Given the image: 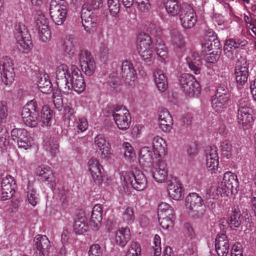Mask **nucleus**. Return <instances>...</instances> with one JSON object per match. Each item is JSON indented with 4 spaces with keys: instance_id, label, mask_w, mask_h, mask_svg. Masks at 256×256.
Segmentation results:
<instances>
[{
    "instance_id": "4d7b16f0",
    "label": "nucleus",
    "mask_w": 256,
    "mask_h": 256,
    "mask_svg": "<svg viewBox=\"0 0 256 256\" xmlns=\"http://www.w3.org/2000/svg\"><path fill=\"white\" fill-rule=\"evenodd\" d=\"M94 144L99 150L110 145V144L106 142L105 137L102 134L98 135L95 138Z\"/></svg>"
},
{
    "instance_id": "774afa93",
    "label": "nucleus",
    "mask_w": 256,
    "mask_h": 256,
    "mask_svg": "<svg viewBox=\"0 0 256 256\" xmlns=\"http://www.w3.org/2000/svg\"><path fill=\"white\" fill-rule=\"evenodd\" d=\"M128 254L140 255V247L138 242H132L127 252Z\"/></svg>"
},
{
    "instance_id": "6e6552de",
    "label": "nucleus",
    "mask_w": 256,
    "mask_h": 256,
    "mask_svg": "<svg viewBox=\"0 0 256 256\" xmlns=\"http://www.w3.org/2000/svg\"><path fill=\"white\" fill-rule=\"evenodd\" d=\"M83 5L81 11V18L82 26L85 30L89 33L94 32L97 27V16L94 12L93 9Z\"/></svg>"
},
{
    "instance_id": "f257e3e1",
    "label": "nucleus",
    "mask_w": 256,
    "mask_h": 256,
    "mask_svg": "<svg viewBox=\"0 0 256 256\" xmlns=\"http://www.w3.org/2000/svg\"><path fill=\"white\" fill-rule=\"evenodd\" d=\"M180 86L184 94L190 97L198 96L200 94L201 88L200 84L192 74H184L179 79Z\"/></svg>"
},
{
    "instance_id": "c03bdc74",
    "label": "nucleus",
    "mask_w": 256,
    "mask_h": 256,
    "mask_svg": "<svg viewBox=\"0 0 256 256\" xmlns=\"http://www.w3.org/2000/svg\"><path fill=\"white\" fill-rule=\"evenodd\" d=\"M124 156L127 160L130 161L135 158L134 150L132 146L128 142H124L122 145Z\"/></svg>"
},
{
    "instance_id": "2f4dec72",
    "label": "nucleus",
    "mask_w": 256,
    "mask_h": 256,
    "mask_svg": "<svg viewBox=\"0 0 256 256\" xmlns=\"http://www.w3.org/2000/svg\"><path fill=\"white\" fill-rule=\"evenodd\" d=\"M153 48L151 38L146 33H140L137 39L138 50Z\"/></svg>"
},
{
    "instance_id": "8fccbe9b",
    "label": "nucleus",
    "mask_w": 256,
    "mask_h": 256,
    "mask_svg": "<svg viewBox=\"0 0 256 256\" xmlns=\"http://www.w3.org/2000/svg\"><path fill=\"white\" fill-rule=\"evenodd\" d=\"M92 61L90 62L89 60L85 62L86 63L85 66H80L82 71L86 75L88 76H91L94 72L96 69V63L94 58L92 59Z\"/></svg>"
},
{
    "instance_id": "cd10ccee",
    "label": "nucleus",
    "mask_w": 256,
    "mask_h": 256,
    "mask_svg": "<svg viewBox=\"0 0 256 256\" xmlns=\"http://www.w3.org/2000/svg\"><path fill=\"white\" fill-rule=\"evenodd\" d=\"M74 38L72 36H67L64 40L62 46L64 53L69 57L74 56L76 52Z\"/></svg>"
},
{
    "instance_id": "603ef678",
    "label": "nucleus",
    "mask_w": 256,
    "mask_h": 256,
    "mask_svg": "<svg viewBox=\"0 0 256 256\" xmlns=\"http://www.w3.org/2000/svg\"><path fill=\"white\" fill-rule=\"evenodd\" d=\"M88 226L84 221L78 220L76 221L74 226V232L77 234H82L86 232L88 230Z\"/></svg>"
},
{
    "instance_id": "a211bd4d",
    "label": "nucleus",
    "mask_w": 256,
    "mask_h": 256,
    "mask_svg": "<svg viewBox=\"0 0 256 256\" xmlns=\"http://www.w3.org/2000/svg\"><path fill=\"white\" fill-rule=\"evenodd\" d=\"M216 251L218 256H227L229 250V243L226 235L218 234L215 240Z\"/></svg>"
},
{
    "instance_id": "0e129e2a",
    "label": "nucleus",
    "mask_w": 256,
    "mask_h": 256,
    "mask_svg": "<svg viewBox=\"0 0 256 256\" xmlns=\"http://www.w3.org/2000/svg\"><path fill=\"white\" fill-rule=\"evenodd\" d=\"M216 186H212L208 189L206 192V199H216L219 195Z\"/></svg>"
},
{
    "instance_id": "ddd939ff",
    "label": "nucleus",
    "mask_w": 256,
    "mask_h": 256,
    "mask_svg": "<svg viewBox=\"0 0 256 256\" xmlns=\"http://www.w3.org/2000/svg\"><path fill=\"white\" fill-rule=\"evenodd\" d=\"M247 43L244 39L230 38L226 40L224 46V54L232 62V64L236 58V54L234 53V50L244 46Z\"/></svg>"
},
{
    "instance_id": "aec40b11",
    "label": "nucleus",
    "mask_w": 256,
    "mask_h": 256,
    "mask_svg": "<svg viewBox=\"0 0 256 256\" xmlns=\"http://www.w3.org/2000/svg\"><path fill=\"white\" fill-rule=\"evenodd\" d=\"M121 76L126 84H130V82L135 80L136 72L130 62L125 60L122 62Z\"/></svg>"
},
{
    "instance_id": "bf43d9fd",
    "label": "nucleus",
    "mask_w": 256,
    "mask_h": 256,
    "mask_svg": "<svg viewBox=\"0 0 256 256\" xmlns=\"http://www.w3.org/2000/svg\"><path fill=\"white\" fill-rule=\"evenodd\" d=\"M102 208L100 204L95 205L92 212L91 219L102 220Z\"/></svg>"
},
{
    "instance_id": "6e6d98bb",
    "label": "nucleus",
    "mask_w": 256,
    "mask_h": 256,
    "mask_svg": "<svg viewBox=\"0 0 256 256\" xmlns=\"http://www.w3.org/2000/svg\"><path fill=\"white\" fill-rule=\"evenodd\" d=\"M218 158L214 159L212 157L206 158V165L208 170L211 171L212 173L215 172L216 170L218 168Z\"/></svg>"
},
{
    "instance_id": "864d4df0",
    "label": "nucleus",
    "mask_w": 256,
    "mask_h": 256,
    "mask_svg": "<svg viewBox=\"0 0 256 256\" xmlns=\"http://www.w3.org/2000/svg\"><path fill=\"white\" fill-rule=\"evenodd\" d=\"M38 31L39 36L42 41L46 42L50 40L51 34L48 27L39 29Z\"/></svg>"
},
{
    "instance_id": "dca6fc26",
    "label": "nucleus",
    "mask_w": 256,
    "mask_h": 256,
    "mask_svg": "<svg viewBox=\"0 0 256 256\" xmlns=\"http://www.w3.org/2000/svg\"><path fill=\"white\" fill-rule=\"evenodd\" d=\"M242 102V100H241L238 104L237 119L240 124L244 126L249 124L253 119L252 108L246 104H244Z\"/></svg>"
},
{
    "instance_id": "f3484780",
    "label": "nucleus",
    "mask_w": 256,
    "mask_h": 256,
    "mask_svg": "<svg viewBox=\"0 0 256 256\" xmlns=\"http://www.w3.org/2000/svg\"><path fill=\"white\" fill-rule=\"evenodd\" d=\"M152 173L153 178L156 182H164L168 178L166 163L162 160H158L152 168Z\"/></svg>"
},
{
    "instance_id": "4c0bfd02",
    "label": "nucleus",
    "mask_w": 256,
    "mask_h": 256,
    "mask_svg": "<svg viewBox=\"0 0 256 256\" xmlns=\"http://www.w3.org/2000/svg\"><path fill=\"white\" fill-rule=\"evenodd\" d=\"M174 214L172 208L168 203L162 202L158 207V216H163L166 215L172 216Z\"/></svg>"
},
{
    "instance_id": "49530a36",
    "label": "nucleus",
    "mask_w": 256,
    "mask_h": 256,
    "mask_svg": "<svg viewBox=\"0 0 256 256\" xmlns=\"http://www.w3.org/2000/svg\"><path fill=\"white\" fill-rule=\"evenodd\" d=\"M93 58H94L92 54L86 50H80L78 54V60L80 66H86L85 64H86L85 62L89 60V62H92V59Z\"/></svg>"
},
{
    "instance_id": "58836bf2",
    "label": "nucleus",
    "mask_w": 256,
    "mask_h": 256,
    "mask_svg": "<svg viewBox=\"0 0 256 256\" xmlns=\"http://www.w3.org/2000/svg\"><path fill=\"white\" fill-rule=\"evenodd\" d=\"M241 214L238 211L234 210L230 216L229 226L232 230L240 227L242 223Z\"/></svg>"
},
{
    "instance_id": "69168bd1",
    "label": "nucleus",
    "mask_w": 256,
    "mask_h": 256,
    "mask_svg": "<svg viewBox=\"0 0 256 256\" xmlns=\"http://www.w3.org/2000/svg\"><path fill=\"white\" fill-rule=\"evenodd\" d=\"M134 2L141 12H146L150 8V4L148 0H134Z\"/></svg>"
},
{
    "instance_id": "72a5a7b5",
    "label": "nucleus",
    "mask_w": 256,
    "mask_h": 256,
    "mask_svg": "<svg viewBox=\"0 0 256 256\" xmlns=\"http://www.w3.org/2000/svg\"><path fill=\"white\" fill-rule=\"evenodd\" d=\"M165 6L168 13L172 16H176L180 10V5L176 0H166Z\"/></svg>"
},
{
    "instance_id": "7ed1b4c3",
    "label": "nucleus",
    "mask_w": 256,
    "mask_h": 256,
    "mask_svg": "<svg viewBox=\"0 0 256 256\" xmlns=\"http://www.w3.org/2000/svg\"><path fill=\"white\" fill-rule=\"evenodd\" d=\"M68 6L64 0H52L50 14L52 20L56 25L62 24L66 20Z\"/></svg>"
},
{
    "instance_id": "6ab92c4d",
    "label": "nucleus",
    "mask_w": 256,
    "mask_h": 256,
    "mask_svg": "<svg viewBox=\"0 0 256 256\" xmlns=\"http://www.w3.org/2000/svg\"><path fill=\"white\" fill-rule=\"evenodd\" d=\"M158 120L160 128L164 132H170L173 125V119L167 110L162 109L159 112Z\"/></svg>"
},
{
    "instance_id": "39448f33",
    "label": "nucleus",
    "mask_w": 256,
    "mask_h": 256,
    "mask_svg": "<svg viewBox=\"0 0 256 256\" xmlns=\"http://www.w3.org/2000/svg\"><path fill=\"white\" fill-rule=\"evenodd\" d=\"M39 108L37 102L32 100L28 102L22 111V116L24 123L30 127H35L37 124Z\"/></svg>"
},
{
    "instance_id": "f03ea898",
    "label": "nucleus",
    "mask_w": 256,
    "mask_h": 256,
    "mask_svg": "<svg viewBox=\"0 0 256 256\" xmlns=\"http://www.w3.org/2000/svg\"><path fill=\"white\" fill-rule=\"evenodd\" d=\"M186 206L188 213L192 216L200 218L205 212V206L202 198L198 194H190L186 198Z\"/></svg>"
},
{
    "instance_id": "2eb2a0df",
    "label": "nucleus",
    "mask_w": 256,
    "mask_h": 256,
    "mask_svg": "<svg viewBox=\"0 0 256 256\" xmlns=\"http://www.w3.org/2000/svg\"><path fill=\"white\" fill-rule=\"evenodd\" d=\"M34 250L38 256H48L50 242L46 236L37 235L34 240Z\"/></svg>"
},
{
    "instance_id": "9d476101",
    "label": "nucleus",
    "mask_w": 256,
    "mask_h": 256,
    "mask_svg": "<svg viewBox=\"0 0 256 256\" xmlns=\"http://www.w3.org/2000/svg\"><path fill=\"white\" fill-rule=\"evenodd\" d=\"M234 74L237 84L244 86L247 82L249 75L248 64L246 60L242 56L236 60Z\"/></svg>"
},
{
    "instance_id": "4468645a",
    "label": "nucleus",
    "mask_w": 256,
    "mask_h": 256,
    "mask_svg": "<svg viewBox=\"0 0 256 256\" xmlns=\"http://www.w3.org/2000/svg\"><path fill=\"white\" fill-rule=\"evenodd\" d=\"M180 19L182 26L184 28H192L196 22V14L190 6H186L182 9Z\"/></svg>"
},
{
    "instance_id": "680f3d73",
    "label": "nucleus",
    "mask_w": 256,
    "mask_h": 256,
    "mask_svg": "<svg viewBox=\"0 0 256 256\" xmlns=\"http://www.w3.org/2000/svg\"><path fill=\"white\" fill-rule=\"evenodd\" d=\"M153 249L154 251V256H160L161 254V246H160V238L159 236L156 234L154 237Z\"/></svg>"
},
{
    "instance_id": "e2e57ef3",
    "label": "nucleus",
    "mask_w": 256,
    "mask_h": 256,
    "mask_svg": "<svg viewBox=\"0 0 256 256\" xmlns=\"http://www.w3.org/2000/svg\"><path fill=\"white\" fill-rule=\"evenodd\" d=\"M102 250L98 244H92L88 250V256H102Z\"/></svg>"
},
{
    "instance_id": "393cba45",
    "label": "nucleus",
    "mask_w": 256,
    "mask_h": 256,
    "mask_svg": "<svg viewBox=\"0 0 256 256\" xmlns=\"http://www.w3.org/2000/svg\"><path fill=\"white\" fill-rule=\"evenodd\" d=\"M152 148L154 154L158 158L166 154V144L165 141L160 136L154 138L152 141Z\"/></svg>"
},
{
    "instance_id": "7c9ffc66",
    "label": "nucleus",
    "mask_w": 256,
    "mask_h": 256,
    "mask_svg": "<svg viewBox=\"0 0 256 256\" xmlns=\"http://www.w3.org/2000/svg\"><path fill=\"white\" fill-rule=\"evenodd\" d=\"M172 42L176 52L182 51L185 48V42L182 36L176 30L172 31Z\"/></svg>"
},
{
    "instance_id": "bb28decb",
    "label": "nucleus",
    "mask_w": 256,
    "mask_h": 256,
    "mask_svg": "<svg viewBox=\"0 0 256 256\" xmlns=\"http://www.w3.org/2000/svg\"><path fill=\"white\" fill-rule=\"evenodd\" d=\"M130 238V232L128 228H122L116 234L115 242L116 244L124 247Z\"/></svg>"
},
{
    "instance_id": "b1692460",
    "label": "nucleus",
    "mask_w": 256,
    "mask_h": 256,
    "mask_svg": "<svg viewBox=\"0 0 256 256\" xmlns=\"http://www.w3.org/2000/svg\"><path fill=\"white\" fill-rule=\"evenodd\" d=\"M222 180L224 183L228 184V187L231 188L232 194H235L237 193L238 190V182L236 175L230 172H226Z\"/></svg>"
},
{
    "instance_id": "1a4fd4ad",
    "label": "nucleus",
    "mask_w": 256,
    "mask_h": 256,
    "mask_svg": "<svg viewBox=\"0 0 256 256\" xmlns=\"http://www.w3.org/2000/svg\"><path fill=\"white\" fill-rule=\"evenodd\" d=\"M112 116L120 130H125L128 128L131 122V116L125 107L116 106L112 112Z\"/></svg>"
},
{
    "instance_id": "f704fd0d",
    "label": "nucleus",
    "mask_w": 256,
    "mask_h": 256,
    "mask_svg": "<svg viewBox=\"0 0 256 256\" xmlns=\"http://www.w3.org/2000/svg\"><path fill=\"white\" fill-rule=\"evenodd\" d=\"M70 80L71 82H70L71 88L70 90V92L74 89L75 92L80 94L85 90L86 85L83 77H79V78H76Z\"/></svg>"
},
{
    "instance_id": "c85d7f7f",
    "label": "nucleus",
    "mask_w": 256,
    "mask_h": 256,
    "mask_svg": "<svg viewBox=\"0 0 256 256\" xmlns=\"http://www.w3.org/2000/svg\"><path fill=\"white\" fill-rule=\"evenodd\" d=\"M154 82L158 90L160 92L165 91L168 88V82L162 70H156L154 72Z\"/></svg>"
},
{
    "instance_id": "423d86ee",
    "label": "nucleus",
    "mask_w": 256,
    "mask_h": 256,
    "mask_svg": "<svg viewBox=\"0 0 256 256\" xmlns=\"http://www.w3.org/2000/svg\"><path fill=\"white\" fill-rule=\"evenodd\" d=\"M123 178L126 185L130 184L138 191L143 190L146 186V178L142 172L139 170L132 172H126Z\"/></svg>"
},
{
    "instance_id": "37998d69",
    "label": "nucleus",
    "mask_w": 256,
    "mask_h": 256,
    "mask_svg": "<svg viewBox=\"0 0 256 256\" xmlns=\"http://www.w3.org/2000/svg\"><path fill=\"white\" fill-rule=\"evenodd\" d=\"M108 6L110 14L114 17H118L120 8V0H107Z\"/></svg>"
},
{
    "instance_id": "20e7f679",
    "label": "nucleus",
    "mask_w": 256,
    "mask_h": 256,
    "mask_svg": "<svg viewBox=\"0 0 256 256\" xmlns=\"http://www.w3.org/2000/svg\"><path fill=\"white\" fill-rule=\"evenodd\" d=\"M55 73L56 82L59 90L65 94H69L71 87L68 80L70 74L68 66L65 64H60L56 68Z\"/></svg>"
},
{
    "instance_id": "5701e85b",
    "label": "nucleus",
    "mask_w": 256,
    "mask_h": 256,
    "mask_svg": "<svg viewBox=\"0 0 256 256\" xmlns=\"http://www.w3.org/2000/svg\"><path fill=\"white\" fill-rule=\"evenodd\" d=\"M186 62L189 68L196 74H198L200 72L199 66L202 64V61L199 54L196 52H192L187 56Z\"/></svg>"
},
{
    "instance_id": "338daca9",
    "label": "nucleus",
    "mask_w": 256,
    "mask_h": 256,
    "mask_svg": "<svg viewBox=\"0 0 256 256\" xmlns=\"http://www.w3.org/2000/svg\"><path fill=\"white\" fill-rule=\"evenodd\" d=\"M220 58V54L218 53V52H214L212 51L206 54L204 56L205 60L209 63H214L216 62Z\"/></svg>"
},
{
    "instance_id": "e433bc0d",
    "label": "nucleus",
    "mask_w": 256,
    "mask_h": 256,
    "mask_svg": "<svg viewBox=\"0 0 256 256\" xmlns=\"http://www.w3.org/2000/svg\"><path fill=\"white\" fill-rule=\"evenodd\" d=\"M158 221L160 225L164 230H168L170 228H172L174 226V216L166 215L163 216H158Z\"/></svg>"
},
{
    "instance_id": "473e14b6",
    "label": "nucleus",
    "mask_w": 256,
    "mask_h": 256,
    "mask_svg": "<svg viewBox=\"0 0 256 256\" xmlns=\"http://www.w3.org/2000/svg\"><path fill=\"white\" fill-rule=\"evenodd\" d=\"M44 147L45 150L49 152L52 156H56L59 152V144L58 141L54 138H48L46 140Z\"/></svg>"
},
{
    "instance_id": "a18cd8bd",
    "label": "nucleus",
    "mask_w": 256,
    "mask_h": 256,
    "mask_svg": "<svg viewBox=\"0 0 256 256\" xmlns=\"http://www.w3.org/2000/svg\"><path fill=\"white\" fill-rule=\"evenodd\" d=\"M20 140L17 142L19 148H23L24 150L30 148L33 144V140L31 137L28 136V134L27 135L23 136Z\"/></svg>"
},
{
    "instance_id": "ea45409f",
    "label": "nucleus",
    "mask_w": 256,
    "mask_h": 256,
    "mask_svg": "<svg viewBox=\"0 0 256 256\" xmlns=\"http://www.w3.org/2000/svg\"><path fill=\"white\" fill-rule=\"evenodd\" d=\"M222 155L226 159L230 158L232 155V146L230 142L227 140L222 142L220 146Z\"/></svg>"
},
{
    "instance_id": "a878e982",
    "label": "nucleus",
    "mask_w": 256,
    "mask_h": 256,
    "mask_svg": "<svg viewBox=\"0 0 256 256\" xmlns=\"http://www.w3.org/2000/svg\"><path fill=\"white\" fill-rule=\"evenodd\" d=\"M38 86L41 92L50 94L52 92V84L47 74H40L38 81Z\"/></svg>"
},
{
    "instance_id": "09e8293b",
    "label": "nucleus",
    "mask_w": 256,
    "mask_h": 256,
    "mask_svg": "<svg viewBox=\"0 0 256 256\" xmlns=\"http://www.w3.org/2000/svg\"><path fill=\"white\" fill-rule=\"evenodd\" d=\"M138 52L144 62H150L153 60V48L138 50Z\"/></svg>"
},
{
    "instance_id": "412c9836",
    "label": "nucleus",
    "mask_w": 256,
    "mask_h": 256,
    "mask_svg": "<svg viewBox=\"0 0 256 256\" xmlns=\"http://www.w3.org/2000/svg\"><path fill=\"white\" fill-rule=\"evenodd\" d=\"M168 191L170 196L176 200H180L184 194L181 184L176 178L168 182Z\"/></svg>"
},
{
    "instance_id": "3c124183",
    "label": "nucleus",
    "mask_w": 256,
    "mask_h": 256,
    "mask_svg": "<svg viewBox=\"0 0 256 256\" xmlns=\"http://www.w3.org/2000/svg\"><path fill=\"white\" fill-rule=\"evenodd\" d=\"M27 196L29 202L32 205L35 206L38 202V194L36 193V191L32 186L28 187V190L27 192Z\"/></svg>"
},
{
    "instance_id": "5fc2aeb1",
    "label": "nucleus",
    "mask_w": 256,
    "mask_h": 256,
    "mask_svg": "<svg viewBox=\"0 0 256 256\" xmlns=\"http://www.w3.org/2000/svg\"><path fill=\"white\" fill-rule=\"evenodd\" d=\"M123 220L128 222H132L134 220V208L132 207H127L123 214Z\"/></svg>"
},
{
    "instance_id": "c9c22d12",
    "label": "nucleus",
    "mask_w": 256,
    "mask_h": 256,
    "mask_svg": "<svg viewBox=\"0 0 256 256\" xmlns=\"http://www.w3.org/2000/svg\"><path fill=\"white\" fill-rule=\"evenodd\" d=\"M139 161L140 163L144 164H150L152 161V152L148 147H143L140 151Z\"/></svg>"
},
{
    "instance_id": "0eeeda50",
    "label": "nucleus",
    "mask_w": 256,
    "mask_h": 256,
    "mask_svg": "<svg viewBox=\"0 0 256 256\" xmlns=\"http://www.w3.org/2000/svg\"><path fill=\"white\" fill-rule=\"evenodd\" d=\"M0 72L2 82L5 85L12 84L15 74L13 60L8 56L4 57L0 61Z\"/></svg>"
},
{
    "instance_id": "13d9d810",
    "label": "nucleus",
    "mask_w": 256,
    "mask_h": 256,
    "mask_svg": "<svg viewBox=\"0 0 256 256\" xmlns=\"http://www.w3.org/2000/svg\"><path fill=\"white\" fill-rule=\"evenodd\" d=\"M27 135V132L24 129L14 128L11 132V136L12 140L18 142L23 136Z\"/></svg>"
},
{
    "instance_id": "4be33fe9",
    "label": "nucleus",
    "mask_w": 256,
    "mask_h": 256,
    "mask_svg": "<svg viewBox=\"0 0 256 256\" xmlns=\"http://www.w3.org/2000/svg\"><path fill=\"white\" fill-rule=\"evenodd\" d=\"M229 96H212V106L216 112H221L224 111L228 104Z\"/></svg>"
},
{
    "instance_id": "9b49d317",
    "label": "nucleus",
    "mask_w": 256,
    "mask_h": 256,
    "mask_svg": "<svg viewBox=\"0 0 256 256\" xmlns=\"http://www.w3.org/2000/svg\"><path fill=\"white\" fill-rule=\"evenodd\" d=\"M16 188V181L13 176L7 175L2 178L1 182V200H6L11 198L15 193Z\"/></svg>"
},
{
    "instance_id": "de8ad7c7",
    "label": "nucleus",
    "mask_w": 256,
    "mask_h": 256,
    "mask_svg": "<svg viewBox=\"0 0 256 256\" xmlns=\"http://www.w3.org/2000/svg\"><path fill=\"white\" fill-rule=\"evenodd\" d=\"M103 168L102 166H99L97 168L90 169V171L93 180L96 184H100L102 180V170Z\"/></svg>"
},
{
    "instance_id": "f8f14e48",
    "label": "nucleus",
    "mask_w": 256,
    "mask_h": 256,
    "mask_svg": "<svg viewBox=\"0 0 256 256\" xmlns=\"http://www.w3.org/2000/svg\"><path fill=\"white\" fill-rule=\"evenodd\" d=\"M17 46L19 50L28 53L32 48L31 36L24 26L20 28L16 36Z\"/></svg>"
},
{
    "instance_id": "c756f323",
    "label": "nucleus",
    "mask_w": 256,
    "mask_h": 256,
    "mask_svg": "<svg viewBox=\"0 0 256 256\" xmlns=\"http://www.w3.org/2000/svg\"><path fill=\"white\" fill-rule=\"evenodd\" d=\"M36 174L40 177L42 181L50 182L52 180L53 176L51 168L45 165L39 166L36 168Z\"/></svg>"
},
{
    "instance_id": "a19ab883",
    "label": "nucleus",
    "mask_w": 256,
    "mask_h": 256,
    "mask_svg": "<svg viewBox=\"0 0 256 256\" xmlns=\"http://www.w3.org/2000/svg\"><path fill=\"white\" fill-rule=\"evenodd\" d=\"M35 22L38 30L48 27V22L45 16L38 12L35 16Z\"/></svg>"
},
{
    "instance_id": "79ce46f5",
    "label": "nucleus",
    "mask_w": 256,
    "mask_h": 256,
    "mask_svg": "<svg viewBox=\"0 0 256 256\" xmlns=\"http://www.w3.org/2000/svg\"><path fill=\"white\" fill-rule=\"evenodd\" d=\"M52 116V110L48 106H43L41 112L42 122L46 126L50 125Z\"/></svg>"
},
{
    "instance_id": "052dcab7",
    "label": "nucleus",
    "mask_w": 256,
    "mask_h": 256,
    "mask_svg": "<svg viewBox=\"0 0 256 256\" xmlns=\"http://www.w3.org/2000/svg\"><path fill=\"white\" fill-rule=\"evenodd\" d=\"M74 126L77 128L78 130L84 132L88 128V124L87 120L84 118H79L75 122Z\"/></svg>"
}]
</instances>
